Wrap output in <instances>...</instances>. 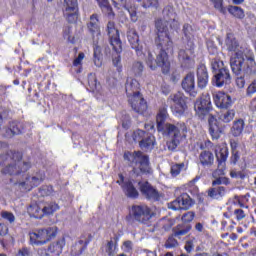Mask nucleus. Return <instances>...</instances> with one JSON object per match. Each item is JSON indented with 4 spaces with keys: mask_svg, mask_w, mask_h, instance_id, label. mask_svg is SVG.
I'll list each match as a JSON object with an SVG mask.
<instances>
[{
    "mask_svg": "<svg viewBox=\"0 0 256 256\" xmlns=\"http://www.w3.org/2000/svg\"><path fill=\"white\" fill-rule=\"evenodd\" d=\"M164 19L158 18L155 20V27L157 30V38L155 39V45L159 49V54L156 59L148 50L146 65L155 71L157 67H160L163 75H169L171 71V62L169 61V53H173V39L169 34V26L173 31H177L180 27L179 21L177 20V13L173 6L168 5L163 9Z\"/></svg>",
    "mask_w": 256,
    "mask_h": 256,
    "instance_id": "f257e3e1",
    "label": "nucleus"
},
{
    "mask_svg": "<svg viewBox=\"0 0 256 256\" xmlns=\"http://www.w3.org/2000/svg\"><path fill=\"white\" fill-rule=\"evenodd\" d=\"M169 119L167 105L159 108L156 115L157 131L169 137L166 145L169 151H175L187 139V125L184 122L176 124L165 123Z\"/></svg>",
    "mask_w": 256,
    "mask_h": 256,
    "instance_id": "f03ea898",
    "label": "nucleus"
},
{
    "mask_svg": "<svg viewBox=\"0 0 256 256\" xmlns=\"http://www.w3.org/2000/svg\"><path fill=\"white\" fill-rule=\"evenodd\" d=\"M230 67L235 75H241V72L244 73L243 76L236 78L237 88L243 89L245 87V77L256 75L255 53H253V50H246L244 56L243 51L235 52L230 58Z\"/></svg>",
    "mask_w": 256,
    "mask_h": 256,
    "instance_id": "7ed1b4c3",
    "label": "nucleus"
},
{
    "mask_svg": "<svg viewBox=\"0 0 256 256\" xmlns=\"http://www.w3.org/2000/svg\"><path fill=\"white\" fill-rule=\"evenodd\" d=\"M6 165L2 175H23L33 167L31 160L23 161V152L9 150L0 155V167Z\"/></svg>",
    "mask_w": 256,
    "mask_h": 256,
    "instance_id": "20e7f679",
    "label": "nucleus"
},
{
    "mask_svg": "<svg viewBox=\"0 0 256 256\" xmlns=\"http://www.w3.org/2000/svg\"><path fill=\"white\" fill-rule=\"evenodd\" d=\"M182 33L187 42L185 49L178 51V61L182 69H192L195 66V30L191 24L185 23Z\"/></svg>",
    "mask_w": 256,
    "mask_h": 256,
    "instance_id": "39448f33",
    "label": "nucleus"
},
{
    "mask_svg": "<svg viewBox=\"0 0 256 256\" xmlns=\"http://www.w3.org/2000/svg\"><path fill=\"white\" fill-rule=\"evenodd\" d=\"M125 89L133 111L139 115H145L148 106L147 101H145V98H143V95L141 94V85L139 84V81L133 78H127Z\"/></svg>",
    "mask_w": 256,
    "mask_h": 256,
    "instance_id": "423d86ee",
    "label": "nucleus"
},
{
    "mask_svg": "<svg viewBox=\"0 0 256 256\" xmlns=\"http://www.w3.org/2000/svg\"><path fill=\"white\" fill-rule=\"evenodd\" d=\"M87 29L93 37V62L96 67L103 65V51L99 46V37H101V26L99 25V14L94 13L90 16V21L87 23Z\"/></svg>",
    "mask_w": 256,
    "mask_h": 256,
    "instance_id": "0eeeda50",
    "label": "nucleus"
},
{
    "mask_svg": "<svg viewBox=\"0 0 256 256\" xmlns=\"http://www.w3.org/2000/svg\"><path fill=\"white\" fill-rule=\"evenodd\" d=\"M153 217H155V212H153L151 207L147 205H132L126 219L127 221L133 219V221H137V223L142 225H151Z\"/></svg>",
    "mask_w": 256,
    "mask_h": 256,
    "instance_id": "6e6552de",
    "label": "nucleus"
},
{
    "mask_svg": "<svg viewBox=\"0 0 256 256\" xmlns=\"http://www.w3.org/2000/svg\"><path fill=\"white\" fill-rule=\"evenodd\" d=\"M168 99L172 102L170 105L172 115L174 117H185V114L189 111V98L183 92H177L170 95Z\"/></svg>",
    "mask_w": 256,
    "mask_h": 256,
    "instance_id": "1a4fd4ad",
    "label": "nucleus"
},
{
    "mask_svg": "<svg viewBox=\"0 0 256 256\" xmlns=\"http://www.w3.org/2000/svg\"><path fill=\"white\" fill-rule=\"evenodd\" d=\"M29 245H36L39 247L41 245H47L51 239L57 236V232L55 229L49 228H42L38 229L35 232H29Z\"/></svg>",
    "mask_w": 256,
    "mask_h": 256,
    "instance_id": "9d476101",
    "label": "nucleus"
},
{
    "mask_svg": "<svg viewBox=\"0 0 256 256\" xmlns=\"http://www.w3.org/2000/svg\"><path fill=\"white\" fill-rule=\"evenodd\" d=\"M124 161H127L129 167L145 171V167H149V156L144 155L140 150L130 152L126 151L123 155Z\"/></svg>",
    "mask_w": 256,
    "mask_h": 256,
    "instance_id": "9b49d317",
    "label": "nucleus"
},
{
    "mask_svg": "<svg viewBox=\"0 0 256 256\" xmlns=\"http://www.w3.org/2000/svg\"><path fill=\"white\" fill-rule=\"evenodd\" d=\"M219 65H223V62L214 61L212 64V69L216 71L212 78V85L214 87H223L231 83V72L229 68H221Z\"/></svg>",
    "mask_w": 256,
    "mask_h": 256,
    "instance_id": "f8f14e48",
    "label": "nucleus"
},
{
    "mask_svg": "<svg viewBox=\"0 0 256 256\" xmlns=\"http://www.w3.org/2000/svg\"><path fill=\"white\" fill-rule=\"evenodd\" d=\"M127 39L131 45V48L134 49L136 55L140 59H145L147 57L149 48L147 47V43L139 41V34L137 30L130 29L127 32Z\"/></svg>",
    "mask_w": 256,
    "mask_h": 256,
    "instance_id": "ddd939ff",
    "label": "nucleus"
},
{
    "mask_svg": "<svg viewBox=\"0 0 256 256\" xmlns=\"http://www.w3.org/2000/svg\"><path fill=\"white\" fill-rule=\"evenodd\" d=\"M194 111L200 119H205L207 115H211L213 104L211 103V95L209 93L202 94L194 103Z\"/></svg>",
    "mask_w": 256,
    "mask_h": 256,
    "instance_id": "4468645a",
    "label": "nucleus"
},
{
    "mask_svg": "<svg viewBox=\"0 0 256 256\" xmlns=\"http://www.w3.org/2000/svg\"><path fill=\"white\" fill-rule=\"evenodd\" d=\"M106 31H107L109 43L113 51H115L117 55H120V53L123 52V42L121 41L119 29H117V27L115 26V22L109 21L107 23Z\"/></svg>",
    "mask_w": 256,
    "mask_h": 256,
    "instance_id": "2eb2a0df",
    "label": "nucleus"
},
{
    "mask_svg": "<svg viewBox=\"0 0 256 256\" xmlns=\"http://www.w3.org/2000/svg\"><path fill=\"white\" fill-rule=\"evenodd\" d=\"M195 205V201H193L192 197L187 193L180 194L174 201L168 204V207L172 209V211H187L191 209Z\"/></svg>",
    "mask_w": 256,
    "mask_h": 256,
    "instance_id": "dca6fc26",
    "label": "nucleus"
},
{
    "mask_svg": "<svg viewBox=\"0 0 256 256\" xmlns=\"http://www.w3.org/2000/svg\"><path fill=\"white\" fill-rule=\"evenodd\" d=\"M208 133L212 141H219L223 133H225V125H222L213 114L208 117Z\"/></svg>",
    "mask_w": 256,
    "mask_h": 256,
    "instance_id": "f3484780",
    "label": "nucleus"
},
{
    "mask_svg": "<svg viewBox=\"0 0 256 256\" xmlns=\"http://www.w3.org/2000/svg\"><path fill=\"white\" fill-rule=\"evenodd\" d=\"M65 238H61L57 241L50 243V245L45 248H39L37 254L39 256H59L63 253V247H65Z\"/></svg>",
    "mask_w": 256,
    "mask_h": 256,
    "instance_id": "a211bd4d",
    "label": "nucleus"
},
{
    "mask_svg": "<svg viewBox=\"0 0 256 256\" xmlns=\"http://www.w3.org/2000/svg\"><path fill=\"white\" fill-rule=\"evenodd\" d=\"M140 187V193L147 199V201H153V203H157V201H161V192L157 190V188L153 187L151 183L146 182H138Z\"/></svg>",
    "mask_w": 256,
    "mask_h": 256,
    "instance_id": "6ab92c4d",
    "label": "nucleus"
},
{
    "mask_svg": "<svg viewBox=\"0 0 256 256\" xmlns=\"http://www.w3.org/2000/svg\"><path fill=\"white\" fill-rule=\"evenodd\" d=\"M79 15V3L77 0H64L63 16L68 23H75Z\"/></svg>",
    "mask_w": 256,
    "mask_h": 256,
    "instance_id": "aec40b11",
    "label": "nucleus"
},
{
    "mask_svg": "<svg viewBox=\"0 0 256 256\" xmlns=\"http://www.w3.org/2000/svg\"><path fill=\"white\" fill-rule=\"evenodd\" d=\"M43 181H45V174L40 176H26L25 181L16 182L15 185H19L24 191H31L34 187H39Z\"/></svg>",
    "mask_w": 256,
    "mask_h": 256,
    "instance_id": "412c9836",
    "label": "nucleus"
},
{
    "mask_svg": "<svg viewBox=\"0 0 256 256\" xmlns=\"http://www.w3.org/2000/svg\"><path fill=\"white\" fill-rule=\"evenodd\" d=\"M182 89L190 95V97H197V89L195 88V74L193 72H189L183 78L181 83Z\"/></svg>",
    "mask_w": 256,
    "mask_h": 256,
    "instance_id": "4be33fe9",
    "label": "nucleus"
},
{
    "mask_svg": "<svg viewBox=\"0 0 256 256\" xmlns=\"http://www.w3.org/2000/svg\"><path fill=\"white\" fill-rule=\"evenodd\" d=\"M213 100L218 109H230V107H233V99L225 92H217L213 95Z\"/></svg>",
    "mask_w": 256,
    "mask_h": 256,
    "instance_id": "5701e85b",
    "label": "nucleus"
},
{
    "mask_svg": "<svg viewBox=\"0 0 256 256\" xmlns=\"http://www.w3.org/2000/svg\"><path fill=\"white\" fill-rule=\"evenodd\" d=\"M196 77L199 89H205L209 84V71H207V66L205 64L201 63L198 65Z\"/></svg>",
    "mask_w": 256,
    "mask_h": 256,
    "instance_id": "b1692460",
    "label": "nucleus"
},
{
    "mask_svg": "<svg viewBox=\"0 0 256 256\" xmlns=\"http://www.w3.org/2000/svg\"><path fill=\"white\" fill-rule=\"evenodd\" d=\"M122 191L128 199H138L139 190L135 187V180H126L122 185Z\"/></svg>",
    "mask_w": 256,
    "mask_h": 256,
    "instance_id": "393cba45",
    "label": "nucleus"
},
{
    "mask_svg": "<svg viewBox=\"0 0 256 256\" xmlns=\"http://www.w3.org/2000/svg\"><path fill=\"white\" fill-rule=\"evenodd\" d=\"M227 195V187L225 186H212L207 190V196L212 201H221Z\"/></svg>",
    "mask_w": 256,
    "mask_h": 256,
    "instance_id": "a878e982",
    "label": "nucleus"
},
{
    "mask_svg": "<svg viewBox=\"0 0 256 256\" xmlns=\"http://www.w3.org/2000/svg\"><path fill=\"white\" fill-rule=\"evenodd\" d=\"M228 157L229 148L227 146H219L218 150H216V159L218 161V169H221V171H224Z\"/></svg>",
    "mask_w": 256,
    "mask_h": 256,
    "instance_id": "bb28decb",
    "label": "nucleus"
},
{
    "mask_svg": "<svg viewBox=\"0 0 256 256\" xmlns=\"http://www.w3.org/2000/svg\"><path fill=\"white\" fill-rule=\"evenodd\" d=\"M224 47L230 52L235 53L239 51V40L235 37V34L228 32L224 40Z\"/></svg>",
    "mask_w": 256,
    "mask_h": 256,
    "instance_id": "cd10ccee",
    "label": "nucleus"
},
{
    "mask_svg": "<svg viewBox=\"0 0 256 256\" xmlns=\"http://www.w3.org/2000/svg\"><path fill=\"white\" fill-rule=\"evenodd\" d=\"M198 161L202 167H213L215 155L209 150H202L198 156Z\"/></svg>",
    "mask_w": 256,
    "mask_h": 256,
    "instance_id": "c85d7f7f",
    "label": "nucleus"
},
{
    "mask_svg": "<svg viewBox=\"0 0 256 256\" xmlns=\"http://www.w3.org/2000/svg\"><path fill=\"white\" fill-rule=\"evenodd\" d=\"M27 213L34 219H43V202H31L27 208Z\"/></svg>",
    "mask_w": 256,
    "mask_h": 256,
    "instance_id": "c756f323",
    "label": "nucleus"
},
{
    "mask_svg": "<svg viewBox=\"0 0 256 256\" xmlns=\"http://www.w3.org/2000/svg\"><path fill=\"white\" fill-rule=\"evenodd\" d=\"M157 145L155 136L151 133L146 134L145 138L140 141L139 147L142 151H153Z\"/></svg>",
    "mask_w": 256,
    "mask_h": 256,
    "instance_id": "7c9ffc66",
    "label": "nucleus"
},
{
    "mask_svg": "<svg viewBox=\"0 0 256 256\" xmlns=\"http://www.w3.org/2000/svg\"><path fill=\"white\" fill-rule=\"evenodd\" d=\"M87 245H89V240H79L75 244L71 246L70 255L71 256H79L83 255V251L87 249Z\"/></svg>",
    "mask_w": 256,
    "mask_h": 256,
    "instance_id": "2f4dec72",
    "label": "nucleus"
},
{
    "mask_svg": "<svg viewBox=\"0 0 256 256\" xmlns=\"http://www.w3.org/2000/svg\"><path fill=\"white\" fill-rule=\"evenodd\" d=\"M192 226L191 224H186L185 222L182 224H177L174 228H172V233H174V236L178 239H181V237L187 235L189 231H191Z\"/></svg>",
    "mask_w": 256,
    "mask_h": 256,
    "instance_id": "473e14b6",
    "label": "nucleus"
},
{
    "mask_svg": "<svg viewBox=\"0 0 256 256\" xmlns=\"http://www.w3.org/2000/svg\"><path fill=\"white\" fill-rule=\"evenodd\" d=\"M244 129H245V120L240 118L233 122L230 132L233 137H241Z\"/></svg>",
    "mask_w": 256,
    "mask_h": 256,
    "instance_id": "72a5a7b5",
    "label": "nucleus"
},
{
    "mask_svg": "<svg viewBox=\"0 0 256 256\" xmlns=\"http://www.w3.org/2000/svg\"><path fill=\"white\" fill-rule=\"evenodd\" d=\"M24 128L21 122H12L10 123V127L6 129L7 137H15V135H21L23 133Z\"/></svg>",
    "mask_w": 256,
    "mask_h": 256,
    "instance_id": "f704fd0d",
    "label": "nucleus"
},
{
    "mask_svg": "<svg viewBox=\"0 0 256 256\" xmlns=\"http://www.w3.org/2000/svg\"><path fill=\"white\" fill-rule=\"evenodd\" d=\"M249 194L246 195H240V196H234L232 199V203L235 207H240V209H249Z\"/></svg>",
    "mask_w": 256,
    "mask_h": 256,
    "instance_id": "c9c22d12",
    "label": "nucleus"
},
{
    "mask_svg": "<svg viewBox=\"0 0 256 256\" xmlns=\"http://www.w3.org/2000/svg\"><path fill=\"white\" fill-rule=\"evenodd\" d=\"M102 13H104L107 17L113 18L115 17V12H113V7L109 3V0H96Z\"/></svg>",
    "mask_w": 256,
    "mask_h": 256,
    "instance_id": "e433bc0d",
    "label": "nucleus"
},
{
    "mask_svg": "<svg viewBox=\"0 0 256 256\" xmlns=\"http://www.w3.org/2000/svg\"><path fill=\"white\" fill-rule=\"evenodd\" d=\"M59 204L56 202L43 203L42 202V213L43 217H49V215H53L56 211H59Z\"/></svg>",
    "mask_w": 256,
    "mask_h": 256,
    "instance_id": "4c0bfd02",
    "label": "nucleus"
},
{
    "mask_svg": "<svg viewBox=\"0 0 256 256\" xmlns=\"http://www.w3.org/2000/svg\"><path fill=\"white\" fill-rule=\"evenodd\" d=\"M227 11L235 19H245V10L239 6L229 5Z\"/></svg>",
    "mask_w": 256,
    "mask_h": 256,
    "instance_id": "58836bf2",
    "label": "nucleus"
},
{
    "mask_svg": "<svg viewBox=\"0 0 256 256\" xmlns=\"http://www.w3.org/2000/svg\"><path fill=\"white\" fill-rule=\"evenodd\" d=\"M220 121L223 123H231L235 119V109H228L219 115Z\"/></svg>",
    "mask_w": 256,
    "mask_h": 256,
    "instance_id": "ea45409f",
    "label": "nucleus"
},
{
    "mask_svg": "<svg viewBox=\"0 0 256 256\" xmlns=\"http://www.w3.org/2000/svg\"><path fill=\"white\" fill-rule=\"evenodd\" d=\"M88 85L92 91H99V89H101V83L98 82L97 76L92 73L88 76Z\"/></svg>",
    "mask_w": 256,
    "mask_h": 256,
    "instance_id": "a19ab883",
    "label": "nucleus"
},
{
    "mask_svg": "<svg viewBox=\"0 0 256 256\" xmlns=\"http://www.w3.org/2000/svg\"><path fill=\"white\" fill-rule=\"evenodd\" d=\"M38 193H39L40 197H51V195H53V193H55V190L53 189V186H51V185H42L39 188Z\"/></svg>",
    "mask_w": 256,
    "mask_h": 256,
    "instance_id": "79ce46f5",
    "label": "nucleus"
},
{
    "mask_svg": "<svg viewBox=\"0 0 256 256\" xmlns=\"http://www.w3.org/2000/svg\"><path fill=\"white\" fill-rule=\"evenodd\" d=\"M175 237H177L175 236V232H172L164 244L166 249H175L176 247H179V241H177Z\"/></svg>",
    "mask_w": 256,
    "mask_h": 256,
    "instance_id": "37998d69",
    "label": "nucleus"
},
{
    "mask_svg": "<svg viewBox=\"0 0 256 256\" xmlns=\"http://www.w3.org/2000/svg\"><path fill=\"white\" fill-rule=\"evenodd\" d=\"M149 133L146 132L145 130H141V129H137L136 131L133 132L132 134V139L136 142L139 143V145L141 144V141H143L146 136Z\"/></svg>",
    "mask_w": 256,
    "mask_h": 256,
    "instance_id": "c03bdc74",
    "label": "nucleus"
},
{
    "mask_svg": "<svg viewBox=\"0 0 256 256\" xmlns=\"http://www.w3.org/2000/svg\"><path fill=\"white\" fill-rule=\"evenodd\" d=\"M221 185H231V180L227 177H218L212 181V187H222Z\"/></svg>",
    "mask_w": 256,
    "mask_h": 256,
    "instance_id": "a18cd8bd",
    "label": "nucleus"
},
{
    "mask_svg": "<svg viewBox=\"0 0 256 256\" xmlns=\"http://www.w3.org/2000/svg\"><path fill=\"white\" fill-rule=\"evenodd\" d=\"M143 69H145V66H143V63L137 61V62L133 63L131 70H132V73H134V75L136 77H139V75H142Z\"/></svg>",
    "mask_w": 256,
    "mask_h": 256,
    "instance_id": "49530a36",
    "label": "nucleus"
},
{
    "mask_svg": "<svg viewBox=\"0 0 256 256\" xmlns=\"http://www.w3.org/2000/svg\"><path fill=\"white\" fill-rule=\"evenodd\" d=\"M201 179L200 176H196L194 179H192L189 183L188 186L190 193H193V195H199V187H197L195 185V183H197V181H199Z\"/></svg>",
    "mask_w": 256,
    "mask_h": 256,
    "instance_id": "de8ad7c7",
    "label": "nucleus"
},
{
    "mask_svg": "<svg viewBox=\"0 0 256 256\" xmlns=\"http://www.w3.org/2000/svg\"><path fill=\"white\" fill-rule=\"evenodd\" d=\"M142 7H144V9H158L159 0H142Z\"/></svg>",
    "mask_w": 256,
    "mask_h": 256,
    "instance_id": "09e8293b",
    "label": "nucleus"
},
{
    "mask_svg": "<svg viewBox=\"0 0 256 256\" xmlns=\"http://www.w3.org/2000/svg\"><path fill=\"white\" fill-rule=\"evenodd\" d=\"M185 169V163H180V164H174L171 166L170 173L172 177H177Z\"/></svg>",
    "mask_w": 256,
    "mask_h": 256,
    "instance_id": "8fccbe9b",
    "label": "nucleus"
},
{
    "mask_svg": "<svg viewBox=\"0 0 256 256\" xmlns=\"http://www.w3.org/2000/svg\"><path fill=\"white\" fill-rule=\"evenodd\" d=\"M210 1L213 3L214 9H217V11L222 13V15H225L227 13V8L223 6V0H210Z\"/></svg>",
    "mask_w": 256,
    "mask_h": 256,
    "instance_id": "3c124183",
    "label": "nucleus"
},
{
    "mask_svg": "<svg viewBox=\"0 0 256 256\" xmlns=\"http://www.w3.org/2000/svg\"><path fill=\"white\" fill-rule=\"evenodd\" d=\"M1 217L5 221H8V223L13 224L15 223V214L9 211H2L1 212Z\"/></svg>",
    "mask_w": 256,
    "mask_h": 256,
    "instance_id": "603ef678",
    "label": "nucleus"
},
{
    "mask_svg": "<svg viewBox=\"0 0 256 256\" xmlns=\"http://www.w3.org/2000/svg\"><path fill=\"white\" fill-rule=\"evenodd\" d=\"M230 177L232 179H246L247 178V172L241 170V171H235V170H232L230 172Z\"/></svg>",
    "mask_w": 256,
    "mask_h": 256,
    "instance_id": "864d4df0",
    "label": "nucleus"
},
{
    "mask_svg": "<svg viewBox=\"0 0 256 256\" xmlns=\"http://www.w3.org/2000/svg\"><path fill=\"white\" fill-rule=\"evenodd\" d=\"M195 219V212L193 211H188L186 213H184L181 217V221H183L184 223H191V221H193Z\"/></svg>",
    "mask_w": 256,
    "mask_h": 256,
    "instance_id": "5fc2aeb1",
    "label": "nucleus"
},
{
    "mask_svg": "<svg viewBox=\"0 0 256 256\" xmlns=\"http://www.w3.org/2000/svg\"><path fill=\"white\" fill-rule=\"evenodd\" d=\"M117 248V244L113 243V240L107 242L106 245V253L108 256L115 255V249Z\"/></svg>",
    "mask_w": 256,
    "mask_h": 256,
    "instance_id": "6e6d98bb",
    "label": "nucleus"
},
{
    "mask_svg": "<svg viewBox=\"0 0 256 256\" xmlns=\"http://www.w3.org/2000/svg\"><path fill=\"white\" fill-rule=\"evenodd\" d=\"M234 215H235L236 221H243V219H245V217H247V214L245 213V210H243V208L235 209Z\"/></svg>",
    "mask_w": 256,
    "mask_h": 256,
    "instance_id": "4d7b16f0",
    "label": "nucleus"
},
{
    "mask_svg": "<svg viewBox=\"0 0 256 256\" xmlns=\"http://www.w3.org/2000/svg\"><path fill=\"white\" fill-rule=\"evenodd\" d=\"M256 93V79H254L246 89L247 97H251V95H255Z\"/></svg>",
    "mask_w": 256,
    "mask_h": 256,
    "instance_id": "13d9d810",
    "label": "nucleus"
},
{
    "mask_svg": "<svg viewBox=\"0 0 256 256\" xmlns=\"http://www.w3.org/2000/svg\"><path fill=\"white\" fill-rule=\"evenodd\" d=\"M239 159H241V155L239 154V151L231 152L230 165H237V163L239 162Z\"/></svg>",
    "mask_w": 256,
    "mask_h": 256,
    "instance_id": "bf43d9fd",
    "label": "nucleus"
},
{
    "mask_svg": "<svg viewBox=\"0 0 256 256\" xmlns=\"http://www.w3.org/2000/svg\"><path fill=\"white\" fill-rule=\"evenodd\" d=\"M33 252L31 251V248L29 247H22L18 250L16 256H31Z\"/></svg>",
    "mask_w": 256,
    "mask_h": 256,
    "instance_id": "052dcab7",
    "label": "nucleus"
},
{
    "mask_svg": "<svg viewBox=\"0 0 256 256\" xmlns=\"http://www.w3.org/2000/svg\"><path fill=\"white\" fill-rule=\"evenodd\" d=\"M195 238L193 240H188L185 243L184 249L186 253H191L193 249H195V244H194Z\"/></svg>",
    "mask_w": 256,
    "mask_h": 256,
    "instance_id": "680f3d73",
    "label": "nucleus"
},
{
    "mask_svg": "<svg viewBox=\"0 0 256 256\" xmlns=\"http://www.w3.org/2000/svg\"><path fill=\"white\" fill-rule=\"evenodd\" d=\"M84 59H85V53L80 52L78 54V57L76 59H74L73 66L74 67H79V65H82Z\"/></svg>",
    "mask_w": 256,
    "mask_h": 256,
    "instance_id": "e2e57ef3",
    "label": "nucleus"
},
{
    "mask_svg": "<svg viewBox=\"0 0 256 256\" xmlns=\"http://www.w3.org/2000/svg\"><path fill=\"white\" fill-rule=\"evenodd\" d=\"M114 7L116 9H121V7H124V9H127V0H112Z\"/></svg>",
    "mask_w": 256,
    "mask_h": 256,
    "instance_id": "0e129e2a",
    "label": "nucleus"
},
{
    "mask_svg": "<svg viewBox=\"0 0 256 256\" xmlns=\"http://www.w3.org/2000/svg\"><path fill=\"white\" fill-rule=\"evenodd\" d=\"M209 147H213V142H211V140H206L204 143L200 144L199 149H201V151H205V149Z\"/></svg>",
    "mask_w": 256,
    "mask_h": 256,
    "instance_id": "69168bd1",
    "label": "nucleus"
},
{
    "mask_svg": "<svg viewBox=\"0 0 256 256\" xmlns=\"http://www.w3.org/2000/svg\"><path fill=\"white\" fill-rule=\"evenodd\" d=\"M9 117V110L0 108V121H3V119H7Z\"/></svg>",
    "mask_w": 256,
    "mask_h": 256,
    "instance_id": "338daca9",
    "label": "nucleus"
},
{
    "mask_svg": "<svg viewBox=\"0 0 256 256\" xmlns=\"http://www.w3.org/2000/svg\"><path fill=\"white\" fill-rule=\"evenodd\" d=\"M128 13H129V15H130L131 21H132L133 23H137V19H138V17H137V11H135V10H129V9H128Z\"/></svg>",
    "mask_w": 256,
    "mask_h": 256,
    "instance_id": "774afa93",
    "label": "nucleus"
}]
</instances>
